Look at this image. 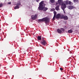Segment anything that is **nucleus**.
Returning <instances> with one entry per match:
<instances>
[{"mask_svg":"<svg viewBox=\"0 0 79 79\" xmlns=\"http://www.w3.org/2000/svg\"><path fill=\"white\" fill-rule=\"evenodd\" d=\"M45 4L44 3V2L43 1H41L40 3V5L39 7H38V10H43L44 11H45L47 10V8L45 7Z\"/></svg>","mask_w":79,"mask_h":79,"instance_id":"obj_1","label":"nucleus"},{"mask_svg":"<svg viewBox=\"0 0 79 79\" xmlns=\"http://www.w3.org/2000/svg\"><path fill=\"white\" fill-rule=\"evenodd\" d=\"M68 3H69V1L66 0L64 1L63 2V3L61 5V8L63 10H64V9L66 8V5H68Z\"/></svg>","mask_w":79,"mask_h":79,"instance_id":"obj_2","label":"nucleus"},{"mask_svg":"<svg viewBox=\"0 0 79 79\" xmlns=\"http://www.w3.org/2000/svg\"><path fill=\"white\" fill-rule=\"evenodd\" d=\"M60 18L61 19H64V20H68V16L66 15L64 16L63 14H61V16H60Z\"/></svg>","mask_w":79,"mask_h":79,"instance_id":"obj_3","label":"nucleus"},{"mask_svg":"<svg viewBox=\"0 0 79 79\" xmlns=\"http://www.w3.org/2000/svg\"><path fill=\"white\" fill-rule=\"evenodd\" d=\"M31 19L33 20H35L36 19H37V15L35 14V15H33L31 16Z\"/></svg>","mask_w":79,"mask_h":79,"instance_id":"obj_4","label":"nucleus"},{"mask_svg":"<svg viewBox=\"0 0 79 79\" xmlns=\"http://www.w3.org/2000/svg\"><path fill=\"white\" fill-rule=\"evenodd\" d=\"M43 19V21H45V23H49L50 21H49V19L47 17H45Z\"/></svg>","mask_w":79,"mask_h":79,"instance_id":"obj_5","label":"nucleus"},{"mask_svg":"<svg viewBox=\"0 0 79 79\" xmlns=\"http://www.w3.org/2000/svg\"><path fill=\"white\" fill-rule=\"evenodd\" d=\"M67 8L69 10H73V9L75 8V7L72 5H69L67 6Z\"/></svg>","mask_w":79,"mask_h":79,"instance_id":"obj_6","label":"nucleus"},{"mask_svg":"<svg viewBox=\"0 0 79 79\" xmlns=\"http://www.w3.org/2000/svg\"><path fill=\"white\" fill-rule=\"evenodd\" d=\"M20 5H21V2H19L16 4V6L14 7V9H18V8H19V6Z\"/></svg>","mask_w":79,"mask_h":79,"instance_id":"obj_7","label":"nucleus"},{"mask_svg":"<svg viewBox=\"0 0 79 79\" xmlns=\"http://www.w3.org/2000/svg\"><path fill=\"white\" fill-rule=\"evenodd\" d=\"M58 2L59 5L61 6L62 5H63V0H58Z\"/></svg>","mask_w":79,"mask_h":79,"instance_id":"obj_8","label":"nucleus"},{"mask_svg":"<svg viewBox=\"0 0 79 79\" xmlns=\"http://www.w3.org/2000/svg\"><path fill=\"white\" fill-rule=\"evenodd\" d=\"M42 44L43 45H45L47 44V42L44 40H43V41L41 42Z\"/></svg>","mask_w":79,"mask_h":79,"instance_id":"obj_9","label":"nucleus"},{"mask_svg":"<svg viewBox=\"0 0 79 79\" xmlns=\"http://www.w3.org/2000/svg\"><path fill=\"white\" fill-rule=\"evenodd\" d=\"M54 17L53 18V20H55V17H56V12L55 11H54Z\"/></svg>","mask_w":79,"mask_h":79,"instance_id":"obj_10","label":"nucleus"},{"mask_svg":"<svg viewBox=\"0 0 79 79\" xmlns=\"http://www.w3.org/2000/svg\"><path fill=\"white\" fill-rule=\"evenodd\" d=\"M61 15H60V14H57L56 16V18H61Z\"/></svg>","mask_w":79,"mask_h":79,"instance_id":"obj_11","label":"nucleus"},{"mask_svg":"<svg viewBox=\"0 0 79 79\" xmlns=\"http://www.w3.org/2000/svg\"><path fill=\"white\" fill-rule=\"evenodd\" d=\"M44 21L43 19H39L38 20V23H41V22H43Z\"/></svg>","mask_w":79,"mask_h":79,"instance_id":"obj_12","label":"nucleus"},{"mask_svg":"<svg viewBox=\"0 0 79 79\" xmlns=\"http://www.w3.org/2000/svg\"><path fill=\"white\" fill-rule=\"evenodd\" d=\"M57 32L59 33H61L62 32V31L61 30V29H58L57 30Z\"/></svg>","mask_w":79,"mask_h":79,"instance_id":"obj_13","label":"nucleus"},{"mask_svg":"<svg viewBox=\"0 0 79 79\" xmlns=\"http://www.w3.org/2000/svg\"><path fill=\"white\" fill-rule=\"evenodd\" d=\"M56 10L57 11H58L60 9H59V6H56Z\"/></svg>","mask_w":79,"mask_h":79,"instance_id":"obj_14","label":"nucleus"},{"mask_svg":"<svg viewBox=\"0 0 79 79\" xmlns=\"http://www.w3.org/2000/svg\"><path fill=\"white\" fill-rule=\"evenodd\" d=\"M68 32L69 33H72V32H73V30H72L71 29L70 30L68 31Z\"/></svg>","mask_w":79,"mask_h":79,"instance_id":"obj_15","label":"nucleus"},{"mask_svg":"<svg viewBox=\"0 0 79 79\" xmlns=\"http://www.w3.org/2000/svg\"><path fill=\"white\" fill-rule=\"evenodd\" d=\"M73 2H71V1H69V2H68V5H73Z\"/></svg>","mask_w":79,"mask_h":79,"instance_id":"obj_16","label":"nucleus"},{"mask_svg":"<svg viewBox=\"0 0 79 79\" xmlns=\"http://www.w3.org/2000/svg\"><path fill=\"white\" fill-rule=\"evenodd\" d=\"M37 39H38V40H41V39H42V38H41V36H39L37 38Z\"/></svg>","mask_w":79,"mask_h":79,"instance_id":"obj_17","label":"nucleus"},{"mask_svg":"<svg viewBox=\"0 0 79 79\" xmlns=\"http://www.w3.org/2000/svg\"><path fill=\"white\" fill-rule=\"evenodd\" d=\"M73 2L74 3H78L79 1L78 0H73Z\"/></svg>","mask_w":79,"mask_h":79,"instance_id":"obj_18","label":"nucleus"},{"mask_svg":"<svg viewBox=\"0 0 79 79\" xmlns=\"http://www.w3.org/2000/svg\"><path fill=\"white\" fill-rule=\"evenodd\" d=\"M60 30H61V31L62 32H64V29H63V28H61L60 29Z\"/></svg>","mask_w":79,"mask_h":79,"instance_id":"obj_19","label":"nucleus"},{"mask_svg":"<svg viewBox=\"0 0 79 79\" xmlns=\"http://www.w3.org/2000/svg\"><path fill=\"white\" fill-rule=\"evenodd\" d=\"M51 3H54L55 2V0H50Z\"/></svg>","mask_w":79,"mask_h":79,"instance_id":"obj_20","label":"nucleus"},{"mask_svg":"<svg viewBox=\"0 0 79 79\" xmlns=\"http://www.w3.org/2000/svg\"><path fill=\"white\" fill-rule=\"evenodd\" d=\"M51 11H55V9H52L50 10Z\"/></svg>","mask_w":79,"mask_h":79,"instance_id":"obj_21","label":"nucleus"},{"mask_svg":"<svg viewBox=\"0 0 79 79\" xmlns=\"http://www.w3.org/2000/svg\"><path fill=\"white\" fill-rule=\"evenodd\" d=\"M2 3H0V7H2Z\"/></svg>","mask_w":79,"mask_h":79,"instance_id":"obj_22","label":"nucleus"},{"mask_svg":"<svg viewBox=\"0 0 79 79\" xmlns=\"http://www.w3.org/2000/svg\"><path fill=\"white\" fill-rule=\"evenodd\" d=\"M60 70H61V71H62V70H63V68H60Z\"/></svg>","mask_w":79,"mask_h":79,"instance_id":"obj_23","label":"nucleus"},{"mask_svg":"<svg viewBox=\"0 0 79 79\" xmlns=\"http://www.w3.org/2000/svg\"><path fill=\"white\" fill-rule=\"evenodd\" d=\"M40 0H36V2H39V1H40Z\"/></svg>","mask_w":79,"mask_h":79,"instance_id":"obj_24","label":"nucleus"},{"mask_svg":"<svg viewBox=\"0 0 79 79\" xmlns=\"http://www.w3.org/2000/svg\"><path fill=\"white\" fill-rule=\"evenodd\" d=\"M8 4H9V5H10V4H11V2H9L8 3Z\"/></svg>","mask_w":79,"mask_h":79,"instance_id":"obj_25","label":"nucleus"},{"mask_svg":"<svg viewBox=\"0 0 79 79\" xmlns=\"http://www.w3.org/2000/svg\"><path fill=\"white\" fill-rule=\"evenodd\" d=\"M63 10L64 11V13H65V12H64V10Z\"/></svg>","mask_w":79,"mask_h":79,"instance_id":"obj_26","label":"nucleus"},{"mask_svg":"<svg viewBox=\"0 0 79 79\" xmlns=\"http://www.w3.org/2000/svg\"><path fill=\"white\" fill-rule=\"evenodd\" d=\"M58 3H56V5H58Z\"/></svg>","mask_w":79,"mask_h":79,"instance_id":"obj_27","label":"nucleus"},{"mask_svg":"<svg viewBox=\"0 0 79 79\" xmlns=\"http://www.w3.org/2000/svg\"><path fill=\"white\" fill-rule=\"evenodd\" d=\"M0 66H1V65L0 64Z\"/></svg>","mask_w":79,"mask_h":79,"instance_id":"obj_28","label":"nucleus"}]
</instances>
